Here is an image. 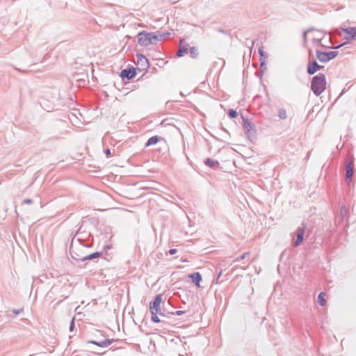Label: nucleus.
I'll return each mask as SVG.
<instances>
[{
    "instance_id": "obj_1",
    "label": "nucleus",
    "mask_w": 356,
    "mask_h": 356,
    "mask_svg": "<svg viewBox=\"0 0 356 356\" xmlns=\"http://www.w3.org/2000/svg\"><path fill=\"white\" fill-rule=\"evenodd\" d=\"M161 295H157L154 301L149 303V310L152 314V320L155 323L160 322L159 314L163 315L161 311Z\"/></svg>"
},
{
    "instance_id": "obj_2",
    "label": "nucleus",
    "mask_w": 356,
    "mask_h": 356,
    "mask_svg": "<svg viewBox=\"0 0 356 356\" xmlns=\"http://www.w3.org/2000/svg\"><path fill=\"white\" fill-rule=\"evenodd\" d=\"M326 88L325 77L320 74L314 76L312 81V90L316 95H320Z\"/></svg>"
},
{
    "instance_id": "obj_3",
    "label": "nucleus",
    "mask_w": 356,
    "mask_h": 356,
    "mask_svg": "<svg viewBox=\"0 0 356 356\" xmlns=\"http://www.w3.org/2000/svg\"><path fill=\"white\" fill-rule=\"evenodd\" d=\"M159 40V36L154 33L142 32L138 34V42L143 46H148Z\"/></svg>"
},
{
    "instance_id": "obj_4",
    "label": "nucleus",
    "mask_w": 356,
    "mask_h": 356,
    "mask_svg": "<svg viewBox=\"0 0 356 356\" xmlns=\"http://www.w3.org/2000/svg\"><path fill=\"white\" fill-rule=\"evenodd\" d=\"M337 55V51H329V52H323L317 51H316V56L319 60L322 62H327L334 57H336Z\"/></svg>"
},
{
    "instance_id": "obj_5",
    "label": "nucleus",
    "mask_w": 356,
    "mask_h": 356,
    "mask_svg": "<svg viewBox=\"0 0 356 356\" xmlns=\"http://www.w3.org/2000/svg\"><path fill=\"white\" fill-rule=\"evenodd\" d=\"M307 37L312 39L314 43L321 44V40L323 38V33L319 31L312 30L307 32Z\"/></svg>"
},
{
    "instance_id": "obj_6",
    "label": "nucleus",
    "mask_w": 356,
    "mask_h": 356,
    "mask_svg": "<svg viewBox=\"0 0 356 356\" xmlns=\"http://www.w3.org/2000/svg\"><path fill=\"white\" fill-rule=\"evenodd\" d=\"M353 162L352 161H347L346 165V179L347 181H351V179L354 174V169L353 167Z\"/></svg>"
},
{
    "instance_id": "obj_7",
    "label": "nucleus",
    "mask_w": 356,
    "mask_h": 356,
    "mask_svg": "<svg viewBox=\"0 0 356 356\" xmlns=\"http://www.w3.org/2000/svg\"><path fill=\"white\" fill-rule=\"evenodd\" d=\"M341 31L348 35V39L356 40V27L342 28Z\"/></svg>"
},
{
    "instance_id": "obj_8",
    "label": "nucleus",
    "mask_w": 356,
    "mask_h": 356,
    "mask_svg": "<svg viewBox=\"0 0 356 356\" xmlns=\"http://www.w3.org/2000/svg\"><path fill=\"white\" fill-rule=\"evenodd\" d=\"M136 76V70L135 68H129L124 69L121 72V76L123 78H127V79H131Z\"/></svg>"
},
{
    "instance_id": "obj_9",
    "label": "nucleus",
    "mask_w": 356,
    "mask_h": 356,
    "mask_svg": "<svg viewBox=\"0 0 356 356\" xmlns=\"http://www.w3.org/2000/svg\"><path fill=\"white\" fill-rule=\"evenodd\" d=\"M137 64L143 70L148 67L147 58L142 54L137 55Z\"/></svg>"
},
{
    "instance_id": "obj_10",
    "label": "nucleus",
    "mask_w": 356,
    "mask_h": 356,
    "mask_svg": "<svg viewBox=\"0 0 356 356\" xmlns=\"http://www.w3.org/2000/svg\"><path fill=\"white\" fill-rule=\"evenodd\" d=\"M323 67L319 65L316 60L313 61L312 63L308 65L307 72L309 74H314L316 71L322 68Z\"/></svg>"
},
{
    "instance_id": "obj_11",
    "label": "nucleus",
    "mask_w": 356,
    "mask_h": 356,
    "mask_svg": "<svg viewBox=\"0 0 356 356\" xmlns=\"http://www.w3.org/2000/svg\"><path fill=\"white\" fill-rule=\"evenodd\" d=\"M305 229H298L297 234V239L294 243L295 246H298L304 240Z\"/></svg>"
},
{
    "instance_id": "obj_12",
    "label": "nucleus",
    "mask_w": 356,
    "mask_h": 356,
    "mask_svg": "<svg viewBox=\"0 0 356 356\" xmlns=\"http://www.w3.org/2000/svg\"><path fill=\"white\" fill-rule=\"evenodd\" d=\"M189 277L192 279L193 282L196 284L197 287L200 286V282L202 280V277L199 273L191 274Z\"/></svg>"
},
{
    "instance_id": "obj_13",
    "label": "nucleus",
    "mask_w": 356,
    "mask_h": 356,
    "mask_svg": "<svg viewBox=\"0 0 356 356\" xmlns=\"http://www.w3.org/2000/svg\"><path fill=\"white\" fill-rule=\"evenodd\" d=\"M112 342H113V340H110V339H106V340H104L100 342H97L95 341H90L91 343L97 345L99 347H107V346H110L112 343Z\"/></svg>"
},
{
    "instance_id": "obj_14",
    "label": "nucleus",
    "mask_w": 356,
    "mask_h": 356,
    "mask_svg": "<svg viewBox=\"0 0 356 356\" xmlns=\"http://www.w3.org/2000/svg\"><path fill=\"white\" fill-rule=\"evenodd\" d=\"M326 293H324V292H321L318 296V302L321 305V306H325L326 305Z\"/></svg>"
},
{
    "instance_id": "obj_15",
    "label": "nucleus",
    "mask_w": 356,
    "mask_h": 356,
    "mask_svg": "<svg viewBox=\"0 0 356 356\" xmlns=\"http://www.w3.org/2000/svg\"><path fill=\"white\" fill-rule=\"evenodd\" d=\"M243 127L247 133H250V131L253 130V126L248 121H244Z\"/></svg>"
},
{
    "instance_id": "obj_16",
    "label": "nucleus",
    "mask_w": 356,
    "mask_h": 356,
    "mask_svg": "<svg viewBox=\"0 0 356 356\" xmlns=\"http://www.w3.org/2000/svg\"><path fill=\"white\" fill-rule=\"evenodd\" d=\"M159 140V138L157 136L151 137L147 143V146H150L156 144Z\"/></svg>"
},
{
    "instance_id": "obj_17",
    "label": "nucleus",
    "mask_w": 356,
    "mask_h": 356,
    "mask_svg": "<svg viewBox=\"0 0 356 356\" xmlns=\"http://www.w3.org/2000/svg\"><path fill=\"white\" fill-rule=\"evenodd\" d=\"M205 163L211 167V168H214L217 165H218V162L215 161V160H213V159H207L206 161H205Z\"/></svg>"
},
{
    "instance_id": "obj_18",
    "label": "nucleus",
    "mask_w": 356,
    "mask_h": 356,
    "mask_svg": "<svg viewBox=\"0 0 356 356\" xmlns=\"http://www.w3.org/2000/svg\"><path fill=\"white\" fill-rule=\"evenodd\" d=\"M99 252H95L93 254H91L90 255H88L87 257H86L84 258V260H86V259H95V258H97L99 257Z\"/></svg>"
},
{
    "instance_id": "obj_19",
    "label": "nucleus",
    "mask_w": 356,
    "mask_h": 356,
    "mask_svg": "<svg viewBox=\"0 0 356 356\" xmlns=\"http://www.w3.org/2000/svg\"><path fill=\"white\" fill-rule=\"evenodd\" d=\"M228 113H229V115L232 118H236L238 116V113L235 110H233V109H230Z\"/></svg>"
},
{
    "instance_id": "obj_20",
    "label": "nucleus",
    "mask_w": 356,
    "mask_h": 356,
    "mask_svg": "<svg viewBox=\"0 0 356 356\" xmlns=\"http://www.w3.org/2000/svg\"><path fill=\"white\" fill-rule=\"evenodd\" d=\"M259 55L261 56V59H260L261 60H262V58L265 59L264 51V50L260 48L259 49Z\"/></svg>"
},
{
    "instance_id": "obj_21",
    "label": "nucleus",
    "mask_w": 356,
    "mask_h": 356,
    "mask_svg": "<svg viewBox=\"0 0 356 356\" xmlns=\"http://www.w3.org/2000/svg\"><path fill=\"white\" fill-rule=\"evenodd\" d=\"M280 117L282 118H286V111H281L280 112Z\"/></svg>"
},
{
    "instance_id": "obj_22",
    "label": "nucleus",
    "mask_w": 356,
    "mask_h": 356,
    "mask_svg": "<svg viewBox=\"0 0 356 356\" xmlns=\"http://www.w3.org/2000/svg\"><path fill=\"white\" fill-rule=\"evenodd\" d=\"M176 252H177V250L176 249H171V250H169V253L170 254H172V255L175 254Z\"/></svg>"
},
{
    "instance_id": "obj_23",
    "label": "nucleus",
    "mask_w": 356,
    "mask_h": 356,
    "mask_svg": "<svg viewBox=\"0 0 356 356\" xmlns=\"http://www.w3.org/2000/svg\"><path fill=\"white\" fill-rule=\"evenodd\" d=\"M248 254H249V253H248V252H245V253L243 254L241 256L240 259H244L246 257V256H248Z\"/></svg>"
},
{
    "instance_id": "obj_24",
    "label": "nucleus",
    "mask_w": 356,
    "mask_h": 356,
    "mask_svg": "<svg viewBox=\"0 0 356 356\" xmlns=\"http://www.w3.org/2000/svg\"><path fill=\"white\" fill-rule=\"evenodd\" d=\"M105 154L107 156H111V151L109 149H106V151H105Z\"/></svg>"
},
{
    "instance_id": "obj_25",
    "label": "nucleus",
    "mask_w": 356,
    "mask_h": 356,
    "mask_svg": "<svg viewBox=\"0 0 356 356\" xmlns=\"http://www.w3.org/2000/svg\"><path fill=\"white\" fill-rule=\"evenodd\" d=\"M182 53H183L182 50H179L178 52H177V55L179 56H182Z\"/></svg>"
},
{
    "instance_id": "obj_26",
    "label": "nucleus",
    "mask_w": 356,
    "mask_h": 356,
    "mask_svg": "<svg viewBox=\"0 0 356 356\" xmlns=\"http://www.w3.org/2000/svg\"><path fill=\"white\" fill-rule=\"evenodd\" d=\"M74 327V321H72L71 326H70V330H72Z\"/></svg>"
},
{
    "instance_id": "obj_27",
    "label": "nucleus",
    "mask_w": 356,
    "mask_h": 356,
    "mask_svg": "<svg viewBox=\"0 0 356 356\" xmlns=\"http://www.w3.org/2000/svg\"><path fill=\"white\" fill-rule=\"evenodd\" d=\"M264 60L261 62V65H264Z\"/></svg>"
}]
</instances>
